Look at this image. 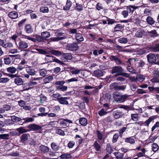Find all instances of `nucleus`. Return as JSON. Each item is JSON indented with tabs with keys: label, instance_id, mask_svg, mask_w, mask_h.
<instances>
[{
	"label": "nucleus",
	"instance_id": "1",
	"mask_svg": "<svg viewBox=\"0 0 159 159\" xmlns=\"http://www.w3.org/2000/svg\"><path fill=\"white\" fill-rule=\"evenodd\" d=\"M36 50L39 53L45 55L47 57H51L50 53L57 57H59L62 55V53L61 51L54 50L50 48H48L46 50L38 48L36 49Z\"/></svg>",
	"mask_w": 159,
	"mask_h": 159
},
{
	"label": "nucleus",
	"instance_id": "2",
	"mask_svg": "<svg viewBox=\"0 0 159 159\" xmlns=\"http://www.w3.org/2000/svg\"><path fill=\"white\" fill-rule=\"evenodd\" d=\"M159 56V55L156 54L150 53L147 55V60L149 63L152 64L156 61V57Z\"/></svg>",
	"mask_w": 159,
	"mask_h": 159
},
{
	"label": "nucleus",
	"instance_id": "3",
	"mask_svg": "<svg viewBox=\"0 0 159 159\" xmlns=\"http://www.w3.org/2000/svg\"><path fill=\"white\" fill-rule=\"evenodd\" d=\"M123 71V70L122 67L119 66H116L113 67L112 68L111 73L114 74L117 73L115 75V76L120 75H121V72Z\"/></svg>",
	"mask_w": 159,
	"mask_h": 159
},
{
	"label": "nucleus",
	"instance_id": "4",
	"mask_svg": "<svg viewBox=\"0 0 159 159\" xmlns=\"http://www.w3.org/2000/svg\"><path fill=\"white\" fill-rule=\"evenodd\" d=\"M0 46L7 49V48H12L14 46L13 44L11 42L6 43L4 42V40L0 39Z\"/></svg>",
	"mask_w": 159,
	"mask_h": 159
},
{
	"label": "nucleus",
	"instance_id": "5",
	"mask_svg": "<svg viewBox=\"0 0 159 159\" xmlns=\"http://www.w3.org/2000/svg\"><path fill=\"white\" fill-rule=\"evenodd\" d=\"M107 4L109 7V8L111 11H115L116 9V8L114 5V4H116V1H114L113 0H105Z\"/></svg>",
	"mask_w": 159,
	"mask_h": 159
},
{
	"label": "nucleus",
	"instance_id": "6",
	"mask_svg": "<svg viewBox=\"0 0 159 159\" xmlns=\"http://www.w3.org/2000/svg\"><path fill=\"white\" fill-rule=\"evenodd\" d=\"M110 87L112 89H114L116 90H124L126 88V86L118 85L116 83H114L110 85Z\"/></svg>",
	"mask_w": 159,
	"mask_h": 159
},
{
	"label": "nucleus",
	"instance_id": "7",
	"mask_svg": "<svg viewBox=\"0 0 159 159\" xmlns=\"http://www.w3.org/2000/svg\"><path fill=\"white\" fill-rule=\"evenodd\" d=\"M68 49L73 51H76L79 48V46L76 43L68 44L67 46Z\"/></svg>",
	"mask_w": 159,
	"mask_h": 159
},
{
	"label": "nucleus",
	"instance_id": "8",
	"mask_svg": "<svg viewBox=\"0 0 159 159\" xmlns=\"http://www.w3.org/2000/svg\"><path fill=\"white\" fill-rule=\"evenodd\" d=\"M27 128H29L31 130H38L41 129L42 127L35 124H30L29 125Z\"/></svg>",
	"mask_w": 159,
	"mask_h": 159
},
{
	"label": "nucleus",
	"instance_id": "9",
	"mask_svg": "<svg viewBox=\"0 0 159 159\" xmlns=\"http://www.w3.org/2000/svg\"><path fill=\"white\" fill-rule=\"evenodd\" d=\"M69 97H61L58 98L57 100L61 104L63 105H68L69 104L67 100L69 99Z\"/></svg>",
	"mask_w": 159,
	"mask_h": 159
},
{
	"label": "nucleus",
	"instance_id": "10",
	"mask_svg": "<svg viewBox=\"0 0 159 159\" xmlns=\"http://www.w3.org/2000/svg\"><path fill=\"white\" fill-rule=\"evenodd\" d=\"M110 60L111 61H114L117 65L122 64V62L120 59L118 58V56L111 55L109 57Z\"/></svg>",
	"mask_w": 159,
	"mask_h": 159
},
{
	"label": "nucleus",
	"instance_id": "11",
	"mask_svg": "<svg viewBox=\"0 0 159 159\" xmlns=\"http://www.w3.org/2000/svg\"><path fill=\"white\" fill-rule=\"evenodd\" d=\"M28 47V44L25 41L20 40L18 43V47L20 49L26 48Z\"/></svg>",
	"mask_w": 159,
	"mask_h": 159
},
{
	"label": "nucleus",
	"instance_id": "12",
	"mask_svg": "<svg viewBox=\"0 0 159 159\" xmlns=\"http://www.w3.org/2000/svg\"><path fill=\"white\" fill-rule=\"evenodd\" d=\"M72 120H68L67 119H64L60 122V125L61 126H62L64 127L68 126V123H72Z\"/></svg>",
	"mask_w": 159,
	"mask_h": 159
},
{
	"label": "nucleus",
	"instance_id": "13",
	"mask_svg": "<svg viewBox=\"0 0 159 159\" xmlns=\"http://www.w3.org/2000/svg\"><path fill=\"white\" fill-rule=\"evenodd\" d=\"M149 49L152 52H159V43H155L152 46H150Z\"/></svg>",
	"mask_w": 159,
	"mask_h": 159
},
{
	"label": "nucleus",
	"instance_id": "14",
	"mask_svg": "<svg viewBox=\"0 0 159 159\" xmlns=\"http://www.w3.org/2000/svg\"><path fill=\"white\" fill-rule=\"evenodd\" d=\"M57 36L60 39V40L64 39L67 37V36L66 33H64L60 32H57L56 33Z\"/></svg>",
	"mask_w": 159,
	"mask_h": 159
},
{
	"label": "nucleus",
	"instance_id": "15",
	"mask_svg": "<svg viewBox=\"0 0 159 159\" xmlns=\"http://www.w3.org/2000/svg\"><path fill=\"white\" fill-rule=\"evenodd\" d=\"M18 14L16 11H11L8 14V16L11 18L15 19L18 17Z\"/></svg>",
	"mask_w": 159,
	"mask_h": 159
},
{
	"label": "nucleus",
	"instance_id": "16",
	"mask_svg": "<svg viewBox=\"0 0 159 159\" xmlns=\"http://www.w3.org/2000/svg\"><path fill=\"white\" fill-rule=\"evenodd\" d=\"M39 148L40 150L43 153L48 152L49 150V148L48 147L43 145H41L39 147Z\"/></svg>",
	"mask_w": 159,
	"mask_h": 159
},
{
	"label": "nucleus",
	"instance_id": "17",
	"mask_svg": "<svg viewBox=\"0 0 159 159\" xmlns=\"http://www.w3.org/2000/svg\"><path fill=\"white\" fill-rule=\"evenodd\" d=\"M26 70L27 72L31 75H34L36 73V71L34 69L31 67H27Z\"/></svg>",
	"mask_w": 159,
	"mask_h": 159
},
{
	"label": "nucleus",
	"instance_id": "18",
	"mask_svg": "<svg viewBox=\"0 0 159 159\" xmlns=\"http://www.w3.org/2000/svg\"><path fill=\"white\" fill-rule=\"evenodd\" d=\"M72 6V2L70 0H67L66 5L63 7V9L65 10H69Z\"/></svg>",
	"mask_w": 159,
	"mask_h": 159
},
{
	"label": "nucleus",
	"instance_id": "19",
	"mask_svg": "<svg viewBox=\"0 0 159 159\" xmlns=\"http://www.w3.org/2000/svg\"><path fill=\"white\" fill-rule=\"evenodd\" d=\"M80 124L83 126H85L88 124L87 120L84 117H82L79 119Z\"/></svg>",
	"mask_w": 159,
	"mask_h": 159
},
{
	"label": "nucleus",
	"instance_id": "20",
	"mask_svg": "<svg viewBox=\"0 0 159 159\" xmlns=\"http://www.w3.org/2000/svg\"><path fill=\"white\" fill-rule=\"evenodd\" d=\"M51 146L52 149L54 151H57L60 148V146L56 143L52 142L51 144Z\"/></svg>",
	"mask_w": 159,
	"mask_h": 159
},
{
	"label": "nucleus",
	"instance_id": "21",
	"mask_svg": "<svg viewBox=\"0 0 159 159\" xmlns=\"http://www.w3.org/2000/svg\"><path fill=\"white\" fill-rule=\"evenodd\" d=\"M139 7L135 6L132 5H130L127 7L126 8V10L128 13H130L131 12H133L135 10L137 9Z\"/></svg>",
	"mask_w": 159,
	"mask_h": 159
},
{
	"label": "nucleus",
	"instance_id": "22",
	"mask_svg": "<svg viewBox=\"0 0 159 159\" xmlns=\"http://www.w3.org/2000/svg\"><path fill=\"white\" fill-rule=\"evenodd\" d=\"M156 117L155 116H150L148 120H146L144 122V124L145 125L148 126L150 123L154 119H155Z\"/></svg>",
	"mask_w": 159,
	"mask_h": 159
},
{
	"label": "nucleus",
	"instance_id": "23",
	"mask_svg": "<svg viewBox=\"0 0 159 159\" xmlns=\"http://www.w3.org/2000/svg\"><path fill=\"white\" fill-rule=\"evenodd\" d=\"M114 154L115 157L116 159H123L124 156L123 153L119 152H115L114 153Z\"/></svg>",
	"mask_w": 159,
	"mask_h": 159
},
{
	"label": "nucleus",
	"instance_id": "24",
	"mask_svg": "<svg viewBox=\"0 0 159 159\" xmlns=\"http://www.w3.org/2000/svg\"><path fill=\"white\" fill-rule=\"evenodd\" d=\"M23 91L28 90L31 89L33 88V87H30L28 83H25L22 84Z\"/></svg>",
	"mask_w": 159,
	"mask_h": 159
},
{
	"label": "nucleus",
	"instance_id": "25",
	"mask_svg": "<svg viewBox=\"0 0 159 159\" xmlns=\"http://www.w3.org/2000/svg\"><path fill=\"white\" fill-rule=\"evenodd\" d=\"M131 120L134 121H137L140 119V117L137 113L131 114Z\"/></svg>",
	"mask_w": 159,
	"mask_h": 159
},
{
	"label": "nucleus",
	"instance_id": "26",
	"mask_svg": "<svg viewBox=\"0 0 159 159\" xmlns=\"http://www.w3.org/2000/svg\"><path fill=\"white\" fill-rule=\"evenodd\" d=\"M129 95L125 94V95H121L118 100V102H125L126 99L129 97Z\"/></svg>",
	"mask_w": 159,
	"mask_h": 159
},
{
	"label": "nucleus",
	"instance_id": "27",
	"mask_svg": "<svg viewBox=\"0 0 159 159\" xmlns=\"http://www.w3.org/2000/svg\"><path fill=\"white\" fill-rule=\"evenodd\" d=\"M113 115L115 118L117 119L122 117L123 116V113L121 112L116 111L114 112Z\"/></svg>",
	"mask_w": 159,
	"mask_h": 159
},
{
	"label": "nucleus",
	"instance_id": "28",
	"mask_svg": "<svg viewBox=\"0 0 159 159\" xmlns=\"http://www.w3.org/2000/svg\"><path fill=\"white\" fill-rule=\"evenodd\" d=\"M76 39L80 42L83 41L84 40V38L82 34L80 33H76L75 35Z\"/></svg>",
	"mask_w": 159,
	"mask_h": 159
},
{
	"label": "nucleus",
	"instance_id": "29",
	"mask_svg": "<svg viewBox=\"0 0 159 159\" xmlns=\"http://www.w3.org/2000/svg\"><path fill=\"white\" fill-rule=\"evenodd\" d=\"M25 31L28 33H31L33 32V30L30 25H27L25 26Z\"/></svg>",
	"mask_w": 159,
	"mask_h": 159
},
{
	"label": "nucleus",
	"instance_id": "30",
	"mask_svg": "<svg viewBox=\"0 0 159 159\" xmlns=\"http://www.w3.org/2000/svg\"><path fill=\"white\" fill-rule=\"evenodd\" d=\"M136 77L137 81L140 82H142L145 79V76L141 74L137 75Z\"/></svg>",
	"mask_w": 159,
	"mask_h": 159
},
{
	"label": "nucleus",
	"instance_id": "31",
	"mask_svg": "<svg viewBox=\"0 0 159 159\" xmlns=\"http://www.w3.org/2000/svg\"><path fill=\"white\" fill-rule=\"evenodd\" d=\"M21 142L25 143L28 139V135L27 134H24L20 137Z\"/></svg>",
	"mask_w": 159,
	"mask_h": 159
},
{
	"label": "nucleus",
	"instance_id": "32",
	"mask_svg": "<svg viewBox=\"0 0 159 159\" xmlns=\"http://www.w3.org/2000/svg\"><path fill=\"white\" fill-rule=\"evenodd\" d=\"M60 157L61 159H68L71 158L72 157V156L70 154L66 153L62 154L60 156Z\"/></svg>",
	"mask_w": 159,
	"mask_h": 159
},
{
	"label": "nucleus",
	"instance_id": "33",
	"mask_svg": "<svg viewBox=\"0 0 159 159\" xmlns=\"http://www.w3.org/2000/svg\"><path fill=\"white\" fill-rule=\"evenodd\" d=\"M146 21L147 23L150 25H153L155 23V21L153 18L150 16H148L146 19Z\"/></svg>",
	"mask_w": 159,
	"mask_h": 159
},
{
	"label": "nucleus",
	"instance_id": "34",
	"mask_svg": "<svg viewBox=\"0 0 159 159\" xmlns=\"http://www.w3.org/2000/svg\"><path fill=\"white\" fill-rule=\"evenodd\" d=\"M53 79V76L50 75L44 78L43 79V82L45 84H47L51 81Z\"/></svg>",
	"mask_w": 159,
	"mask_h": 159
},
{
	"label": "nucleus",
	"instance_id": "35",
	"mask_svg": "<svg viewBox=\"0 0 159 159\" xmlns=\"http://www.w3.org/2000/svg\"><path fill=\"white\" fill-rule=\"evenodd\" d=\"M14 83L17 85H20L22 84L23 81L21 78L19 77H16L14 79Z\"/></svg>",
	"mask_w": 159,
	"mask_h": 159
},
{
	"label": "nucleus",
	"instance_id": "36",
	"mask_svg": "<svg viewBox=\"0 0 159 159\" xmlns=\"http://www.w3.org/2000/svg\"><path fill=\"white\" fill-rule=\"evenodd\" d=\"M93 73L96 76L101 77L103 75V71L101 70H97L94 71Z\"/></svg>",
	"mask_w": 159,
	"mask_h": 159
},
{
	"label": "nucleus",
	"instance_id": "37",
	"mask_svg": "<svg viewBox=\"0 0 159 159\" xmlns=\"http://www.w3.org/2000/svg\"><path fill=\"white\" fill-rule=\"evenodd\" d=\"M121 95L120 93L118 92H114L113 94V98L117 102H118L119 98L120 96Z\"/></svg>",
	"mask_w": 159,
	"mask_h": 159
},
{
	"label": "nucleus",
	"instance_id": "38",
	"mask_svg": "<svg viewBox=\"0 0 159 159\" xmlns=\"http://www.w3.org/2000/svg\"><path fill=\"white\" fill-rule=\"evenodd\" d=\"M106 150L109 154L111 153L113 151V147L111 146L110 144L108 143L107 144Z\"/></svg>",
	"mask_w": 159,
	"mask_h": 159
},
{
	"label": "nucleus",
	"instance_id": "39",
	"mask_svg": "<svg viewBox=\"0 0 159 159\" xmlns=\"http://www.w3.org/2000/svg\"><path fill=\"white\" fill-rule=\"evenodd\" d=\"M62 54L64 58L66 59L70 60L72 58V55L70 53H62Z\"/></svg>",
	"mask_w": 159,
	"mask_h": 159
},
{
	"label": "nucleus",
	"instance_id": "40",
	"mask_svg": "<svg viewBox=\"0 0 159 159\" xmlns=\"http://www.w3.org/2000/svg\"><path fill=\"white\" fill-rule=\"evenodd\" d=\"M22 120H24V124L33 122L34 121V119L32 117H27L23 118Z\"/></svg>",
	"mask_w": 159,
	"mask_h": 159
},
{
	"label": "nucleus",
	"instance_id": "41",
	"mask_svg": "<svg viewBox=\"0 0 159 159\" xmlns=\"http://www.w3.org/2000/svg\"><path fill=\"white\" fill-rule=\"evenodd\" d=\"M118 41L119 43L122 44H125L128 42L127 38L125 37L120 38L118 39Z\"/></svg>",
	"mask_w": 159,
	"mask_h": 159
},
{
	"label": "nucleus",
	"instance_id": "42",
	"mask_svg": "<svg viewBox=\"0 0 159 159\" xmlns=\"http://www.w3.org/2000/svg\"><path fill=\"white\" fill-rule=\"evenodd\" d=\"M125 141L132 144H134L135 143V140L133 137L125 138Z\"/></svg>",
	"mask_w": 159,
	"mask_h": 159
},
{
	"label": "nucleus",
	"instance_id": "43",
	"mask_svg": "<svg viewBox=\"0 0 159 159\" xmlns=\"http://www.w3.org/2000/svg\"><path fill=\"white\" fill-rule=\"evenodd\" d=\"M41 35L43 39L46 38H48L50 36V33L47 31L43 32L41 33Z\"/></svg>",
	"mask_w": 159,
	"mask_h": 159
},
{
	"label": "nucleus",
	"instance_id": "44",
	"mask_svg": "<svg viewBox=\"0 0 159 159\" xmlns=\"http://www.w3.org/2000/svg\"><path fill=\"white\" fill-rule=\"evenodd\" d=\"M7 70L8 72L11 73H14L16 71V68L14 67H10L7 68Z\"/></svg>",
	"mask_w": 159,
	"mask_h": 159
},
{
	"label": "nucleus",
	"instance_id": "45",
	"mask_svg": "<svg viewBox=\"0 0 159 159\" xmlns=\"http://www.w3.org/2000/svg\"><path fill=\"white\" fill-rule=\"evenodd\" d=\"M152 150L154 152H157L159 149V146L156 143H153L152 146Z\"/></svg>",
	"mask_w": 159,
	"mask_h": 159
},
{
	"label": "nucleus",
	"instance_id": "46",
	"mask_svg": "<svg viewBox=\"0 0 159 159\" xmlns=\"http://www.w3.org/2000/svg\"><path fill=\"white\" fill-rule=\"evenodd\" d=\"M39 73L40 75L43 77H44L47 74V71L44 69H40L39 71Z\"/></svg>",
	"mask_w": 159,
	"mask_h": 159
},
{
	"label": "nucleus",
	"instance_id": "47",
	"mask_svg": "<svg viewBox=\"0 0 159 159\" xmlns=\"http://www.w3.org/2000/svg\"><path fill=\"white\" fill-rule=\"evenodd\" d=\"M40 11L43 13H48L49 11V10L47 7L42 6L40 8Z\"/></svg>",
	"mask_w": 159,
	"mask_h": 159
},
{
	"label": "nucleus",
	"instance_id": "48",
	"mask_svg": "<svg viewBox=\"0 0 159 159\" xmlns=\"http://www.w3.org/2000/svg\"><path fill=\"white\" fill-rule=\"evenodd\" d=\"M57 89L58 90H60L63 91H66L67 89V86H58L57 87Z\"/></svg>",
	"mask_w": 159,
	"mask_h": 159
},
{
	"label": "nucleus",
	"instance_id": "49",
	"mask_svg": "<svg viewBox=\"0 0 159 159\" xmlns=\"http://www.w3.org/2000/svg\"><path fill=\"white\" fill-rule=\"evenodd\" d=\"M157 137L156 136H154L152 137H150L147 140V142L148 143H152L154 142L155 139H157Z\"/></svg>",
	"mask_w": 159,
	"mask_h": 159
},
{
	"label": "nucleus",
	"instance_id": "50",
	"mask_svg": "<svg viewBox=\"0 0 159 159\" xmlns=\"http://www.w3.org/2000/svg\"><path fill=\"white\" fill-rule=\"evenodd\" d=\"M143 35V31L139 30L137 31L135 33V36L138 37H141Z\"/></svg>",
	"mask_w": 159,
	"mask_h": 159
},
{
	"label": "nucleus",
	"instance_id": "51",
	"mask_svg": "<svg viewBox=\"0 0 159 159\" xmlns=\"http://www.w3.org/2000/svg\"><path fill=\"white\" fill-rule=\"evenodd\" d=\"M131 20L132 22H134L136 24H139L140 22V20L136 17L131 18Z\"/></svg>",
	"mask_w": 159,
	"mask_h": 159
},
{
	"label": "nucleus",
	"instance_id": "52",
	"mask_svg": "<svg viewBox=\"0 0 159 159\" xmlns=\"http://www.w3.org/2000/svg\"><path fill=\"white\" fill-rule=\"evenodd\" d=\"M93 146L95 149L97 151H99L101 148L100 146L98 144L97 141L95 142L93 144Z\"/></svg>",
	"mask_w": 159,
	"mask_h": 159
},
{
	"label": "nucleus",
	"instance_id": "53",
	"mask_svg": "<svg viewBox=\"0 0 159 159\" xmlns=\"http://www.w3.org/2000/svg\"><path fill=\"white\" fill-rule=\"evenodd\" d=\"M10 136L9 134H0V139H8Z\"/></svg>",
	"mask_w": 159,
	"mask_h": 159
},
{
	"label": "nucleus",
	"instance_id": "54",
	"mask_svg": "<svg viewBox=\"0 0 159 159\" xmlns=\"http://www.w3.org/2000/svg\"><path fill=\"white\" fill-rule=\"evenodd\" d=\"M124 27L121 24H118L116 25L114 27L115 31H119Z\"/></svg>",
	"mask_w": 159,
	"mask_h": 159
},
{
	"label": "nucleus",
	"instance_id": "55",
	"mask_svg": "<svg viewBox=\"0 0 159 159\" xmlns=\"http://www.w3.org/2000/svg\"><path fill=\"white\" fill-rule=\"evenodd\" d=\"M127 70L129 72L133 74H136L137 73L136 71L134 69V68L130 66H129L127 67Z\"/></svg>",
	"mask_w": 159,
	"mask_h": 159
},
{
	"label": "nucleus",
	"instance_id": "56",
	"mask_svg": "<svg viewBox=\"0 0 159 159\" xmlns=\"http://www.w3.org/2000/svg\"><path fill=\"white\" fill-rule=\"evenodd\" d=\"M56 133L62 136L65 135L64 131L60 129H57L56 130Z\"/></svg>",
	"mask_w": 159,
	"mask_h": 159
},
{
	"label": "nucleus",
	"instance_id": "57",
	"mask_svg": "<svg viewBox=\"0 0 159 159\" xmlns=\"http://www.w3.org/2000/svg\"><path fill=\"white\" fill-rule=\"evenodd\" d=\"M11 120L13 122L19 121L21 120V119L19 117H16L15 116H12L11 117Z\"/></svg>",
	"mask_w": 159,
	"mask_h": 159
},
{
	"label": "nucleus",
	"instance_id": "58",
	"mask_svg": "<svg viewBox=\"0 0 159 159\" xmlns=\"http://www.w3.org/2000/svg\"><path fill=\"white\" fill-rule=\"evenodd\" d=\"M106 111L107 110L105 111L104 109H102L98 111V114L100 116H102L105 115L107 113V112Z\"/></svg>",
	"mask_w": 159,
	"mask_h": 159
},
{
	"label": "nucleus",
	"instance_id": "59",
	"mask_svg": "<svg viewBox=\"0 0 159 159\" xmlns=\"http://www.w3.org/2000/svg\"><path fill=\"white\" fill-rule=\"evenodd\" d=\"M4 61L5 64L9 65L11 62V60L9 57H5L4 58Z\"/></svg>",
	"mask_w": 159,
	"mask_h": 159
},
{
	"label": "nucleus",
	"instance_id": "60",
	"mask_svg": "<svg viewBox=\"0 0 159 159\" xmlns=\"http://www.w3.org/2000/svg\"><path fill=\"white\" fill-rule=\"evenodd\" d=\"M17 130L20 134L25 133L28 131L25 129L23 127H21L17 129Z\"/></svg>",
	"mask_w": 159,
	"mask_h": 159
},
{
	"label": "nucleus",
	"instance_id": "61",
	"mask_svg": "<svg viewBox=\"0 0 159 159\" xmlns=\"http://www.w3.org/2000/svg\"><path fill=\"white\" fill-rule=\"evenodd\" d=\"M9 79L8 77L1 78H0V83H6L8 82Z\"/></svg>",
	"mask_w": 159,
	"mask_h": 159
},
{
	"label": "nucleus",
	"instance_id": "62",
	"mask_svg": "<svg viewBox=\"0 0 159 159\" xmlns=\"http://www.w3.org/2000/svg\"><path fill=\"white\" fill-rule=\"evenodd\" d=\"M127 129V127H123L120 129L119 131V134L120 136L122 137L123 134Z\"/></svg>",
	"mask_w": 159,
	"mask_h": 159
},
{
	"label": "nucleus",
	"instance_id": "63",
	"mask_svg": "<svg viewBox=\"0 0 159 159\" xmlns=\"http://www.w3.org/2000/svg\"><path fill=\"white\" fill-rule=\"evenodd\" d=\"M35 40H36V42L37 41L38 42H42L43 40V38L41 37L39 35H35Z\"/></svg>",
	"mask_w": 159,
	"mask_h": 159
},
{
	"label": "nucleus",
	"instance_id": "64",
	"mask_svg": "<svg viewBox=\"0 0 159 159\" xmlns=\"http://www.w3.org/2000/svg\"><path fill=\"white\" fill-rule=\"evenodd\" d=\"M119 138V135L118 134H115L114 135L113 138L112 139V141L113 143H115L117 141Z\"/></svg>",
	"mask_w": 159,
	"mask_h": 159
}]
</instances>
